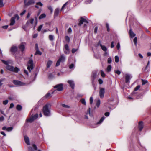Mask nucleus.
Returning a JSON list of instances; mask_svg holds the SVG:
<instances>
[{
    "label": "nucleus",
    "mask_w": 151,
    "mask_h": 151,
    "mask_svg": "<svg viewBox=\"0 0 151 151\" xmlns=\"http://www.w3.org/2000/svg\"><path fill=\"white\" fill-rule=\"evenodd\" d=\"M38 36V34H35L33 35V37L34 38H35L37 37Z\"/></svg>",
    "instance_id": "64"
},
{
    "label": "nucleus",
    "mask_w": 151,
    "mask_h": 151,
    "mask_svg": "<svg viewBox=\"0 0 151 151\" xmlns=\"http://www.w3.org/2000/svg\"><path fill=\"white\" fill-rule=\"evenodd\" d=\"M13 17L15 19H16L17 20H18L19 19V17L17 14H15Z\"/></svg>",
    "instance_id": "39"
},
{
    "label": "nucleus",
    "mask_w": 151,
    "mask_h": 151,
    "mask_svg": "<svg viewBox=\"0 0 151 151\" xmlns=\"http://www.w3.org/2000/svg\"><path fill=\"white\" fill-rule=\"evenodd\" d=\"M24 140L25 141V143L27 145H30V142H29V138L28 137L26 136H24Z\"/></svg>",
    "instance_id": "18"
},
{
    "label": "nucleus",
    "mask_w": 151,
    "mask_h": 151,
    "mask_svg": "<svg viewBox=\"0 0 151 151\" xmlns=\"http://www.w3.org/2000/svg\"><path fill=\"white\" fill-rule=\"evenodd\" d=\"M81 102L83 104L86 105V103L85 99H82L80 100Z\"/></svg>",
    "instance_id": "30"
},
{
    "label": "nucleus",
    "mask_w": 151,
    "mask_h": 151,
    "mask_svg": "<svg viewBox=\"0 0 151 151\" xmlns=\"http://www.w3.org/2000/svg\"><path fill=\"white\" fill-rule=\"evenodd\" d=\"M105 118V117L104 116H103L102 117H101L100 119V120H99V121L98 122H97V124H99L101 123L104 119Z\"/></svg>",
    "instance_id": "27"
},
{
    "label": "nucleus",
    "mask_w": 151,
    "mask_h": 151,
    "mask_svg": "<svg viewBox=\"0 0 151 151\" xmlns=\"http://www.w3.org/2000/svg\"><path fill=\"white\" fill-rule=\"evenodd\" d=\"M93 99L92 97H91L90 99V104H92L93 102Z\"/></svg>",
    "instance_id": "51"
},
{
    "label": "nucleus",
    "mask_w": 151,
    "mask_h": 151,
    "mask_svg": "<svg viewBox=\"0 0 151 151\" xmlns=\"http://www.w3.org/2000/svg\"><path fill=\"white\" fill-rule=\"evenodd\" d=\"M129 34L130 37L131 38H133L135 36V34L133 32L131 29H130L129 30Z\"/></svg>",
    "instance_id": "21"
},
{
    "label": "nucleus",
    "mask_w": 151,
    "mask_h": 151,
    "mask_svg": "<svg viewBox=\"0 0 151 151\" xmlns=\"http://www.w3.org/2000/svg\"><path fill=\"white\" fill-rule=\"evenodd\" d=\"M34 21V19L33 18H31L30 19H29L26 23V25L27 26H29L30 24H32Z\"/></svg>",
    "instance_id": "15"
},
{
    "label": "nucleus",
    "mask_w": 151,
    "mask_h": 151,
    "mask_svg": "<svg viewBox=\"0 0 151 151\" xmlns=\"http://www.w3.org/2000/svg\"><path fill=\"white\" fill-rule=\"evenodd\" d=\"M105 92V89L104 88H100L99 95L101 98H102L104 97Z\"/></svg>",
    "instance_id": "9"
},
{
    "label": "nucleus",
    "mask_w": 151,
    "mask_h": 151,
    "mask_svg": "<svg viewBox=\"0 0 151 151\" xmlns=\"http://www.w3.org/2000/svg\"><path fill=\"white\" fill-rule=\"evenodd\" d=\"M16 109L18 111H20L22 109V106L20 105H18L16 106Z\"/></svg>",
    "instance_id": "29"
},
{
    "label": "nucleus",
    "mask_w": 151,
    "mask_h": 151,
    "mask_svg": "<svg viewBox=\"0 0 151 151\" xmlns=\"http://www.w3.org/2000/svg\"><path fill=\"white\" fill-rule=\"evenodd\" d=\"M72 32V30L71 28L70 27L68 29V33H70Z\"/></svg>",
    "instance_id": "60"
},
{
    "label": "nucleus",
    "mask_w": 151,
    "mask_h": 151,
    "mask_svg": "<svg viewBox=\"0 0 151 151\" xmlns=\"http://www.w3.org/2000/svg\"><path fill=\"white\" fill-rule=\"evenodd\" d=\"M51 94L49 93H47L46 95L45 96L46 98H47L51 96Z\"/></svg>",
    "instance_id": "42"
},
{
    "label": "nucleus",
    "mask_w": 151,
    "mask_h": 151,
    "mask_svg": "<svg viewBox=\"0 0 151 151\" xmlns=\"http://www.w3.org/2000/svg\"><path fill=\"white\" fill-rule=\"evenodd\" d=\"M63 84H58V85L55 86H54V88H56V89L54 91H53L52 92L51 94H52L55 93L56 91H61L63 89Z\"/></svg>",
    "instance_id": "4"
},
{
    "label": "nucleus",
    "mask_w": 151,
    "mask_h": 151,
    "mask_svg": "<svg viewBox=\"0 0 151 151\" xmlns=\"http://www.w3.org/2000/svg\"><path fill=\"white\" fill-rule=\"evenodd\" d=\"M4 118L3 116H2L1 117H0V122H2L4 120Z\"/></svg>",
    "instance_id": "58"
},
{
    "label": "nucleus",
    "mask_w": 151,
    "mask_h": 151,
    "mask_svg": "<svg viewBox=\"0 0 151 151\" xmlns=\"http://www.w3.org/2000/svg\"><path fill=\"white\" fill-rule=\"evenodd\" d=\"M78 49H76L75 48H73L72 50V52L73 53H75L77 50Z\"/></svg>",
    "instance_id": "52"
},
{
    "label": "nucleus",
    "mask_w": 151,
    "mask_h": 151,
    "mask_svg": "<svg viewBox=\"0 0 151 151\" xmlns=\"http://www.w3.org/2000/svg\"><path fill=\"white\" fill-rule=\"evenodd\" d=\"M8 25L4 26L2 27V28L4 29H6L8 27Z\"/></svg>",
    "instance_id": "61"
},
{
    "label": "nucleus",
    "mask_w": 151,
    "mask_h": 151,
    "mask_svg": "<svg viewBox=\"0 0 151 151\" xmlns=\"http://www.w3.org/2000/svg\"><path fill=\"white\" fill-rule=\"evenodd\" d=\"M106 28L107 29V30L109 32L110 30L109 25L108 23H106Z\"/></svg>",
    "instance_id": "55"
},
{
    "label": "nucleus",
    "mask_w": 151,
    "mask_h": 151,
    "mask_svg": "<svg viewBox=\"0 0 151 151\" xmlns=\"http://www.w3.org/2000/svg\"><path fill=\"white\" fill-rule=\"evenodd\" d=\"M43 6L41 2H39L36 4V5H35V7L36 8H37L39 9V6L41 7V6Z\"/></svg>",
    "instance_id": "23"
},
{
    "label": "nucleus",
    "mask_w": 151,
    "mask_h": 151,
    "mask_svg": "<svg viewBox=\"0 0 151 151\" xmlns=\"http://www.w3.org/2000/svg\"><path fill=\"white\" fill-rule=\"evenodd\" d=\"M64 53L66 54H68L70 53V50L68 44H66L63 48Z\"/></svg>",
    "instance_id": "8"
},
{
    "label": "nucleus",
    "mask_w": 151,
    "mask_h": 151,
    "mask_svg": "<svg viewBox=\"0 0 151 151\" xmlns=\"http://www.w3.org/2000/svg\"><path fill=\"white\" fill-rule=\"evenodd\" d=\"M99 83V84H101L103 83V81L101 79H99L98 80Z\"/></svg>",
    "instance_id": "53"
},
{
    "label": "nucleus",
    "mask_w": 151,
    "mask_h": 151,
    "mask_svg": "<svg viewBox=\"0 0 151 151\" xmlns=\"http://www.w3.org/2000/svg\"><path fill=\"white\" fill-rule=\"evenodd\" d=\"M111 58H109L108 59V63L109 64L111 63Z\"/></svg>",
    "instance_id": "49"
},
{
    "label": "nucleus",
    "mask_w": 151,
    "mask_h": 151,
    "mask_svg": "<svg viewBox=\"0 0 151 151\" xmlns=\"http://www.w3.org/2000/svg\"><path fill=\"white\" fill-rule=\"evenodd\" d=\"M52 63V62L50 60H49L47 63V68H49Z\"/></svg>",
    "instance_id": "25"
},
{
    "label": "nucleus",
    "mask_w": 151,
    "mask_h": 151,
    "mask_svg": "<svg viewBox=\"0 0 151 151\" xmlns=\"http://www.w3.org/2000/svg\"><path fill=\"white\" fill-rule=\"evenodd\" d=\"M15 18L14 17H12L10 20V25H13L15 23Z\"/></svg>",
    "instance_id": "22"
},
{
    "label": "nucleus",
    "mask_w": 151,
    "mask_h": 151,
    "mask_svg": "<svg viewBox=\"0 0 151 151\" xmlns=\"http://www.w3.org/2000/svg\"><path fill=\"white\" fill-rule=\"evenodd\" d=\"M101 76L103 77H104L105 76V74L104 73V72L102 70H101Z\"/></svg>",
    "instance_id": "48"
},
{
    "label": "nucleus",
    "mask_w": 151,
    "mask_h": 151,
    "mask_svg": "<svg viewBox=\"0 0 151 151\" xmlns=\"http://www.w3.org/2000/svg\"><path fill=\"white\" fill-rule=\"evenodd\" d=\"M115 73L118 74V75H119L121 73V72L118 70H115Z\"/></svg>",
    "instance_id": "57"
},
{
    "label": "nucleus",
    "mask_w": 151,
    "mask_h": 151,
    "mask_svg": "<svg viewBox=\"0 0 151 151\" xmlns=\"http://www.w3.org/2000/svg\"><path fill=\"white\" fill-rule=\"evenodd\" d=\"M48 38L49 40L52 41L54 40V35H49L48 37Z\"/></svg>",
    "instance_id": "24"
},
{
    "label": "nucleus",
    "mask_w": 151,
    "mask_h": 151,
    "mask_svg": "<svg viewBox=\"0 0 151 151\" xmlns=\"http://www.w3.org/2000/svg\"><path fill=\"white\" fill-rule=\"evenodd\" d=\"M26 45V43L25 42H22L21 44L19 46V48L22 51H23L25 48V46Z\"/></svg>",
    "instance_id": "11"
},
{
    "label": "nucleus",
    "mask_w": 151,
    "mask_h": 151,
    "mask_svg": "<svg viewBox=\"0 0 151 151\" xmlns=\"http://www.w3.org/2000/svg\"><path fill=\"white\" fill-rule=\"evenodd\" d=\"M104 114L106 116H108L109 115V112H106Z\"/></svg>",
    "instance_id": "63"
},
{
    "label": "nucleus",
    "mask_w": 151,
    "mask_h": 151,
    "mask_svg": "<svg viewBox=\"0 0 151 151\" xmlns=\"http://www.w3.org/2000/svg\"><path fill=\"white\" fill-rule=\"evenodd\" d=\"M27 68L30 72L33 69V61L32 59H30L29 60L28 63Z\"/></svg>",
    "instance_id": "6"
},
{
    "label": "nucleus",
    "mask_w": 151,
    "mask_h": 151,
    "mask_svg": "<svg viewBox=\"0 0 151 151\" xmlns=\"http://www.w3.org/2000/svg\"><path fill=\"white\" fill-rule=\"evenodd\" d=\"M65 57L62 54L59 57V58L57 61L56 66H58L60 65V62H63L65 61Z\"/></svg>",
    "instance_id": "3"
},
{
    "label": "nucleus",
    "mask_w": 151,
    "mask_h": 151,
    "mask_svg": "<svg viewBox=\"0 0 151 151\" xmlns=\"http://www.w3.org/2000/svg\"><path fill=\"white\" fill-rule=\"evenodd\" d=\"M17 50V48L16 46H13L10 49V51L12 52H15Z\"/></svg>",
    "instance_id": "20"
},
{
    "label": "nucleus",
    "mask_w": 151,
    "mask_h": 151,
    "mask_svg": "<svg viewBox=\"0 0 151 151\" xmlns=\"http://www.w3.org/2000/svg\"><path fill=\"white\" fill-rule=\"evenodd\" d=\"M114 47V42L112 41L111 44V48H113Z\"/></svg>",
    "instance_id": "62"
},
{
    "label": "nucleus",
    "mask_w": 151,
    "mask_h": 151,
    "mask_svg": "<svg viewBox=\"0 0 151 151\" xmlns=\"http://www.w3.org/2000/svg\"><path fill=\"white\" fill-rule=\"evenodd\" d=\"M42 54V52H40L38 50H36V52L35 53V54H38L39 55H41Z\"/></svg>",
    "instance_id": "36"
},
{
    "label": "nucleus",
    "mask_w": 151,
    "mask_h": 151,
    "mask_svg": "<svg viewBox=\"0 0 151 151\" xmlns=\"http://www.w3.org/2000/svg\"><path fill=\"white\" fill-rule=\"evenodd\" d=\"M67 82L69 84L70 86L72 89H73L75 87V84L74 81L72 80H68Z\"/></svg>",
    "instance_id": "13"
},
{
    "label": "nucleus",
    "mask_w": 151,
    "mask_h": 151,
    "mask_svg": "<svg viewBox=\"0 0 151 151\" xmlns=\"http://www.w3.org/2000/svg\"><path fill=\"white\" fill-rule=\"evenodd\" d=\"M59 12V10H55L54 14V17H55L58 14Z\"/></svg>",
    "instance_id": "28"
},
{
    "label": "nucleus",
    "mask_w": 151,
    "mask_h": 151,
    "mask_svg": "<svg viewBox=\"0 0 151 151\" xmlns=\"http://www.w3.org/2000/svg\"><path fill=\"white\" fill-rule=\"evenodd\" d=\"M38 116L37 114H36L34 115H32L29 119H27L26 120L27 122H32L34 120L36 119Z\"/></svg>",
    "instance_id": "7"
},
{
    "label": "nucleus",
    "mask_w": 151,
    "mask_h": 151,
    "mask_svg": "<svg viewBox=\"0 0 151 151\" xmlns=\"http://www.w3.org/2000/svg\"><path fill=\"white\" fill-rule=\"evenodd\" d=\"M97 71H94L93 72L91 76L92 78V82H93V81L96 78L97 75Z\"/></svg>",
    "instance_id": "14"
},
{
    "label": "nucleus",
    "mask_w": 151,
    "mask_h": 151,
    "mask_svg": "<svg viewBox=\"0 0 151 151\" xmlns=\"http://www.w3.org/2000/svg\"><path fill=\"white\" fill-rule=\"evenodd\" d=\"M139 130L140 131H141L143 127V122L142 121H140L139 122V126H138Z\"/></svg>",
    "instance_id": "17"
},
{
    "label": "nucleus",
    "mask_w": 151,
    "mask_h": 151,
    "mask_svg": "<svg viewBox=\"0 0 151 151\" xmlns=\"http://www.w3.org/2000/svg\"><path fill=\"white\" fill-rule=\"evenodd\" d=\"M68 3V2H67L64 4L63 5V6L61 9H63L65 8V7L66 6L67 4Z\"/></svg>",
    "instance_id": "44"
},
{
    "label": "nucleus",
    "mask_w": 151,
    "mask_h": 151,
    "mask_svg": "<svg viewBox=\"0 0 151 151\" xmlns=\"http://www.w3.org/2000/svg\"><path fill=\"white\" fill-rule=\"evenodd\" d=\"M133 41L134 44L136 45L137 42V38L136 37H135Z\"/></svg>",
    "instance_id": "41"
},
{
    "label": "nucleus",
    "mask_w": 151,
    "mask_h": 151,
    "mask_svg": "<svg viewBox=\"0 0 151 151\" xmlns=\"http://www.w3.org/2000/svg\"><path fill=\"white\" fill-rule=\"evenodd\" d=\"M74 67L73 64H71L69 66V68L70 69H72Z\"/></svg>",
    "instance_id": "56"
},
{
    "label": "nucleus",
    "mask_w": 151,
    "mask_h": 151,
    "mask_svg": "<svg viewBox=\"0 0 151 151\" xmlns=\"http://www.w3.org/2000/svg\"><path fill=\"white\" fill-rule=\"evenodd\" d=\"M13 83L14 84L16 85H17L21 86H24L25 84L24 83L20 81L17 80H13Z\"/></svg>",
    "instance_id": "10"
},
{
    "label": "nucleus",
    "mask_w": 151,
    "mask_h": 151,
    "mask_svg": "<svg viewBox=\"0 0 151 151\" xmlns=\"http://www.w3.org/2000/svg\"><path fill=\"white\" fill-rule=\"evenodd\" d=\"M46 14H41L39 17V19H42L44 18H45L46 17Z\"/></svg>",
    "instance_id": "26"
},
{
    "label": "nucleus",
    "mask_w": 151,
    "mask_h": 151,
    "mask_svg": "<svg viewBox=\"0 0 151 151\" xmlns=\"http://www.w3.org/2000/svg\"><path fill=\"white\" fill-rule=\"evenodd\" d=\"M99 44L100 45L102 49L104 51L106 52L107 49L106 47L104 45H103L100 43V42L99 41Z\"/></svg>",
    "instance_id": "19"
},
{
    "label": "nucleus",
    "mask_w": 151,
    "mask_h": 151,
    "mask_svg": "<svg viewBox=\"0 0 151 151\" xmlns=\"http://www.w3.org/2000/svg\"><path fill=\"white\" fill-rule=\"evenodd\" d=\"M142 84L143 85H145L147 82V80H142Z\"/></svg>",
    "instance_id": "50"
},
{
    "label": "nucleus",
    "mask_w": 151,
    "mask_h": 151,
    "mask_svg": "<svg viewBox=\"0 0 151 151\" xmlns=\"http://www.w3.org/2000/svg\"><path fill=\"white\" fill-rule=\"evenodd\" d=\"M131 77L129 74H126L125 76V82L126 83H129Z\"/></svg>",
    "instance_id": "16"
},
{
    "label": "nucleus",
    "mask_w": 151,
    "mask_h": 151,
    "mask_svg": "<svg viewBox=\"0 0 151 151\" xmlns=\"http://www.w3.org/2000/svg\"><path fill=\"white\" fill-rule=\"evenodd\" d=\"M93 1V0H86L85 2L86 4H88L91 3Z\"/></svg>",
    "instance_id": "47"
},
{
    "label": "nucleus",
    "mask_w": 151,
    "mask_h": 151,
    "mask_svg": "<svg viewBox=\"0 0 151 151\" xmlns=\"http://www.w3.org/2000/svg\"><path fill=\"white\" fill-rule=\"evenodd\" d=\"M118 50H119L120 48V45L119 43H118L116 46Z\"/></svg>",
    "instance_id": "59"
},
{
    "label": "nucleus",
    "mask_w": 151,
    "mask_h": 151,
    "mask_svg": "<svg viewBox=\"0 0 151 151\" xmlns=\"http://www.w3.org/2000/svg\"><path fill=\"white\" fill-rule=\"evenodd\" d=\"M111 65H109L108 66L107 70L108 72H110L111 71Z\"/></svg>",
    "instance_id": "33"
},
{
    "label": "nucleus",
    "mask_w": 151,
    "mask_h": 151,
    "mask_svg": "<svg viewBox=\"0 0 151 151\" xmlns=\"http://www.w3.org/2000/svg\"><path fill=\"white\" fill-rule=\"evenodd\" d=\"M140 85H138L135 88L134 90V91H136L138 90L140 88Z\"/></svg>",
    "instance_id": "40"
},
{
    "label": "nucleus",
    "mask_w": 151,
    "mask_h": 151,
    "mask_svg": "<svg viewBox=\"0 0 151 151\" xmlns=\"http://www.w3.org/2000/svg\"><path fill=\"white\" fill-rule=\"evenodd\" d=\"M4 6L3 3V0H0V8L1 7Z\"/></svg>",
    "instance_id": "43"
},
{
    "label": "nucleus",
    "mask_w": 151,
    "mask_h": 151,
    "mask_svg": "<svg viewBox=\"0 0 151 151\" xmlns=\"http://www.w3.org/2000/svg\"><path fill=\"white\" fill-rule=\"evenodd\" d=\"M32 146H33V149H34V150H35L36 151L37 150V147L35 144H33Z\"/></svg>",
    "instance_id": "45"
},
{
    "label": "nucleus",
    "mask_w": 151,
    "mask_h": 151,
    "mask_svg": "<svg viewBox=\"0 0 151 151\" xmlns=\"http://www.w3.org/2000/svg\"><path fill=\"white\" fill-rule=\"evenodd\" d=\"M83 22H86L87 24H88V22L86 19L83 18V17H81V20L79 23L78 24V25L81 26Z\"/></svg>",
    "instance_id": "12"
},
{
    "label": "nucleus",
    "mask_w": 151,
    "mask_h": 151,
    "mask_svg": "<svg viewBox=\"0 0 151 151\" xmlns=\"http://www.w3.org/2000/svg\"><path fill=\"white\" fill-rule=\"evenodd\" d=\"M54 75L52 73H50L48 76V78L49 79H52L54 78Z\"/></svg>",
    "instance_id": "32"
},
{
    "label": "nucleus",
    "mask_w": 151,
    "mask_h": 151,
    "mask_svg": "<svg viewBox=\"0 0 151 151\" xmlns=\"http://www.w3.org/2000/svg\"><path fill=\"white\" fill-rule=\"evenodd\" d=\"M100 104V100L99 99L96 102V106H97L98 107Z\"/></svg>",
    "instance_id": "35"
},
{
    "label": "nucleus",
    "mask_w": 151,
    "mask_h": 151,
    "mask_svg": "<svg viewBox=\"0 0 151 151\" xmlns=\"http://www.w3.org/2000/svg\"><path fill=\"white\" fill-rule=\"evenodd\" d=\"M13 129V128L12 127H8L6 129V130L8 132H10L12 131Z\"/></svg>",
    "instance_id": "37"
},
{
    "label": "nucleus",
    "mask_w": 151,
    "mask_h": 151,
    "mask_svg": "<svg viewBox=\"0 0 151 151\" xmlns=\"http://www.w3.org/2000/svg\"><path fill=\"white\" fill-rule=\"evenodd\" d=\"M43 27V25H40L38 27L37 30L38 31H40L42 29Z\"/></svg>",
    "instance_id": "46"
},
{
    "label": "nucleus",
    "mask_w": 151,
    "mask_h": 151,
    "mask_svg": "<svg viewBox=\"0 0 151 151\" xmlns=\"http://www.w3.org/2000/svg\"><path fill=\"white\" fill-rule=\"evenodd\" d=\"M8 100H6L3 101V104L5 105H6L8 103Z\"/></svg>",
    "instance_id": "54"
},
{
    "label": "nucleus",
    "mask_w": 151,
    "mask_h": 151,
    "mask_svg": "<svg viewBox=\"0 0 151 151\" xmlns=\"http://www.w3.org/2000/svg\"><path fill=\"white\" fill-rule=\"evenodd\" d=\"M1 61L4 64L6 65V68L8 70L15 73H17L19 70V69L17 67H14L11 65H12V61L11 60L5 61L1 60Z\"/></svg>",
    "instance_id": "1"
},
{
    "label": "nucleus",
    "mask_w": 151,
    "mask_h": 151,
    "mask_svg": "<svg viewBox=\"0 0 151 151\" xmlns=\"http://www.w3.org/2000/svg\"><path fill=\"white\" fill-rule=\"evenodd\" d=\"M50 107V104L47 103L43 107V111L44 115L46 116H49L50 115V111L49 108Z\"/></svg>",
    "instance_id": "2"
},
{
    "label": "nucleus",
    "mask_w": 151,
    "mask_h": 151,
    "mask_svg": "<svg viewBox=\"0 0 151 151\" xmlns=\"http://www.w3.org/2000/svg\"><path fill=\"white\" fill-rule=\"evenodd\" d=\"M61 105L63 107L65 108H69L70 107V106H69L66 105L64 104H61Z\"/></svg>",
    "instance_id": "31"
},
{
    "label": "nucleus",
    "mask_w": 151,
    "mask_h": 151,
    "mask_svg": "<svg viewBox=\"0 0 151 151\" xmlns=\"http://www.w3.org/2000/svg\"><path fill=\"white\" fill-rule=\"evenodd\" d=\"M115 62L118 63L119 61V58L118 56H116L115 57Z\"/></svg>",
    "instance_id": "34"
},
{
    "label": "nucleus",
    "mask_w": 151,
    "mask_h": 151,
    "mask_svg": "<svg viewBox=\"0 0 151 151\" xmlns=\"http://www.w3.org/2000/svg\"><path fill=\"white\" fill-rule=\"evenodd\" d=\"M24 5L25 7H27L35 3L34 0H24Z\"/></svg>",
    "instance_id": "5"
},
{
    "label": "nucleus",
    "mask_w": 151,
    "mask_h": 151,
    "mask_svg": "<svg viewBox=\"0 0 151 151\" xmlns=\"http://www.w3.org/2000/svg\"><path fill=\"white\" fill-rule=\"evenodd\" d=\"M65 39V40L67 42H69L70 41V38L68 36H66Z\"/></svg>",
    "instance_id": "38"
}]
</instances>
